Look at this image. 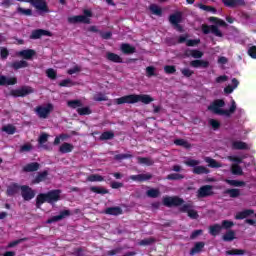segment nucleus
<instances>
[{"label":"nucleus","instance_id":"f03ea898","mask_svg":"<svg viewBox=\"0 0 256 256\" xmlns=\"http://www.w3.org/2000/svg\"><path fill=\"white\" fill-rule=\"evenodd\" d=\"M61 189L50 190L47 193H40L36 197V209H41V205L49 203V205H55L58 201H61Z\"/></svg>","mask_w":256,"mask_h":256},{"label":"nucleus","instance_id":"c756f323","mask_svg":"<svg viewBox=\"0 0 256 256\" xmlns=\"http://www.w3.org/2000/svg\"><path fill=\"white\" fill-rule=\"evenodd\" d=\"M75 149V146L73 144L64 142L60 147H59V152L62 154L66 153H71Z\"/></svg>","mask_w":256,"mask_h":256},{"label":"nucleus","instance_id":"49530a36","mask_svg":"<svg viewBox=\"0 0 256 256\" xmlns=\"http://www.w3.org/2000/svg\"><path fill=\"white\" fill-rule=\"evenodd\" d=\"M174 144H176L178 147H184V149H191V144L185 139H176L174 140Z\"/></svg>","mask_w":256,"mask_h":256},{"label":"nucleus","instance_id":"f704fd0d","mask_svg":"<svg viewBox=\"0 0 256 256\" xmlns=\"http://www.w3.org/2000/svg\"><path fill=\"white\" fill-rule=\"evenodd\" d=\"M204 161L208 163V167H211V169H219L221 167V163L211 157H206Z\"/></svg>","mask_w":256,"mask_h":256},{"label":"nucleus","instance_id":"6e6d98bb","mask_svg":"<svg viewBox=\"0 0 256 256\" xmlns=\"http://www.w3.org/2000/svg\"><path fill=\"white\" fill-rule=\"evenodd\" d=\"M59 87H73L75 86V82H72L71 79H64L61 82H59Z\"/></svg>","mask_w":256,"mask_h":256},{"label":"nucleus","instance_id":"2eb2a0df","mask_svg":"<svg viewBox=\"0 0 256 256\" xmlns=\"http://www.w3.org/2000/svg\"><path fill=\"white\" fill-rule=\"evenodd\" d=\"M41 37H53V33L48 30L36 29L30 35V39H41Z\"/></svg>","mask_w":256,"mask_h":256},{"label":"nucleus","instance_id":"473e14b6","mask_svg":"<svg viewBox=\"0 0 256 256\" xmlns=\"http://www.w3.org/2000/svg\"><path fill=\"white\" fill-rule=\"evenodd\" d=\"M223 227H221L220 224H214L209 227V233L212 235V237H217L219 233H221Z\"/></svg>","mask_w":256,"mask_h":256},{"label":"nucleus","instance_id":"e433bc0d","mask_svg":"<svg viewBox=\"0 0 256 256\" xmlns=\"http://www.w3.org/2000/svg\"><path fill=\"white\" fill-rule=\"evenodd\" d=\"M149 10L153 15H157V17H161L163 15V9H161L157 4H151Z\"/></svg>","mask_w":256,"mask_h":256},{"label":"nucleus","instance_id":"2f4dec72","mask_svg":"<svg viewBox=\"0 0 256 256\" xmlns=\"http://www.w3.org/2000/svg\"><path fill=\"white\" fill-rule=\"evenodd\" d=\"M186 57H193L194 59H201L203 57V52L200 50L194 49V50H186L185 51Z\"/></svg>","mask_w":256,"mask_h":256},{"label":"nucleus","instance_id":"ddd939ff","mask_svg":"<svg viewBox=\"0 0 256 256\" xmlns=\"http://www.w3.org/2000/svg\"><path fill=\"white\" fill-rule=\"evenodd\" d=\"M191 204H184L180 207V213H187L190 219H199V212L192 209Z\"/></svg>","mask_w":256,"mask_h":256},{"label":"nucleus","instance_id":"774afa93","mask_svg":"<svg viewBox=\"0 0 256 256\" xmlns=\"http://www.w3.org/2000/svg\"><path fill=\"white\" fill-rule=\"evenodd\" d=\"M248 55L249 57H251L252 59H256V46H251L248 49Z\"/></svg>","mask_w":256,"mask_h":256},{"label":"nucleus","instance_id":"ea45409f","mask_svg":"<svg viewBox=\"0 0 256 256\" xmlns=\"http://www.w3.org/2000/svg\"><path fill=\"white\" fill-rule=\"evenodd\" d=\"M225 183H227L231 187H245V185H246L245 181H241V180H229V179H226Z\"/></svg>","mask_w":256,"mask_h":256},{"label":"nucleus","instance_id":"bf43d9fd","mask_svg":"<svg viewBox=\"0 0 256 256\" xmlns=\"http://www.w3.org/2000/svg\"><path fill=\"white\" fill-rule=\"evenodd\" d=\"M24 241H27V238H20L18 240H14V241L8 243L7 248L12 249V247H17V245H19L20 243H23Z\"/></svg>","mask_w":256,"mask_h":256},{"label":"nucleus","instance_id":"a18cd8bd","mask_svg":"<svg viewBox=\"0 0 256 256\" xmlns=\"http://www.w3.org/2000/svg\"><path fill=\"white\" fill-rule=\"evenodd\" d=\"M67 106L70 109H79V107H83V102L81 100H70L67 102Z\"/></svg>","mask_w":256,"mask_h":256},{"label":"nucleus","instance_id":"a878e982","mask_svg":"<svg viewBox=\"0 0 256 256\" xmlns=\"http://www.w3.org/2000/svg\"><path fill=\"white\" fill-rule=\"evenodd\" d=\"M106 59L108 61H111L112 63H123V58H121V56H119V54H116L113 52H107Z\"/></svg>","mask_w":256,"mask_h":256},{"label":"nucleus","instance_id":"de8ad7c7","mask_svg":"<svg viewBox=\"0 0 256 256\" xmlns=\"http://www.w3.org/2000/svg\"><path fill=\"white\" fill-rule=\"evenodd\" d=\"M115 133L111 131H105L100 135L101 141H109L111 139H114Z\"/></svg>","mask_w":256,"mask_h":256},{"label":"nucleus","instance_id":"c85d7f7f","mask_svg":"<svg viewBox=\"0 0 256 256\" xmlns=\"http://www.w3.org/2000/svg\"><path fill=\"white\" fill-rule=\"evenodd\" d=\"M192 173H194V175H209L211 170L205 166H195L192 170Z\"/></svg>","mask_w":256,"mask_h":256},{"label":"nucleus","instance_id":"4d7b16f0","mask_svg":"<svg viewBox=\"0 0 256 256\" xmlns=\"http://www.w3.org/2000/svg\"><path fill=\"white\" fill-rule=\"evenodd\" d=\"M77 113L78 115H91L93 111H91V108L89 107H82V108H77Z\"/></svg>","mask_w":256,"mask_h":256},{"label":"nucleus","instance_id":"412c9836","mask_svg":"<svg viewBox=\"0 0 256 256\" xmlns=\"http://www.w3.org/2000/svg\"><path fill=\"white\" fill-rule=\"evenodd\" d=\"M21 189V185L18 183H12L7 187L6 195L8 197H13V195H17L19 193V190Z\"/></svg>","mask_w":256,"mask_h":256},{"label":"nucleus","instance_id":"bb28decb","mask_svg":"<svg viewBox=\"0 0 256 256\" xmlns=\"http://www.w3.org/2000/svg\"><path fill=\"white\" fill-rule=\"evenodd\" d=\"M205 249V242H196L194 247L190 250V255H197Z\"/></svg>","mask_w":256,"mask_h":256},{"label":"nucleus","instance_id":"9d476101","mask_svg":"<svg viewBox=\"0 0 256 256\" xmlns=\"http://www.w3.org/2000/svg\"><path fill=\"white\" fill-rule=\"evenodd\" d=\"M213 195H215V192H213L212 185L201 186L197 191L198 199H205V197H211Z\"/></svg>","mask_w":256,"mask_h":256},{"label":"nucleus","instance_id":"6ab92c4d","mask_svg":"<svg viewBox=\"0 0 256 256\" xmlns=\"http://www.w3.org/2000/svg\"><path fill=\"white\" fill-rule=\"evenodd\" d=\"M131 181H136L137 183H143L144 181H149L153 179L152 174H138V175H131L129 177Z\"/></svg>","mask_w":256,"mask_h":256},{"label":"nucleus","instance_id":"4be33fe9","mask_svg":"<svg viewBox=\"0 0 256 256\" xmlns=\"http://www.w3.org/2000/svg\"><path fill=\"white\" fill-rule=\"evenodd\" d=\"M5 85H17V78L16 77L7 78V76L0 75V86L5 87Z\"/></svg>","mask_w":256,"mask_h":256},{"label":"nucleus","instance_id":"4468645a","mask_svg":"<svg viewBox=\"0 0 256 256\" xmlns=\"http://www.w3.org/2000/svg\"><path fill=\"white\" fill-rule=\"evenodd\" d=\"M71 215V210H62L60 211L59 215L52 216L50 219L46 221L48 225H51V223H57L58 221H63L65 217H70Z\"/></svg>","mask_w":256,"mask_h":256},{"label":"nucleus","instance_id":"393cba45","mask_svg":"<svg viewBox=\"0 0 256 256\" xmlns=\"http://www.w3.org/2000/svg\"><path fill=\"white\" fill-rule=\"evenodd\" d=\"M104 213L106 215H114L117 217L118 215H123V209L119 206L108 207L105 209Z\"/></svg>","mask_w":256,"mask_h":256},{"label":"nucleus","instance_id":"09e8293b","mask_svg":"<svg viewBox=\"0 0 256 256\" xmlns=\"http://www.w3.org/2000/svg\"><path fill=\"white\" fill-rule=\"evenodd\" d=\"M223 241L229 242L235 239V231L229 230L222 236Z\"/></svg>","mask_w":256,"mask_h":256},{"label":"nucleus","instance_id":"6e6552de","mask_svg":"<svg viewBox=\"0 0 256 256\" xmlns=\"http://www.w3.org/2000/svg\"><path fill=\"white\" fill-rule=\"evenodd\" d=\"M181 21H183V14L181 12H176L169 16V23L177 29L180 33H183V26H181Z\"/></svg>","mask_w":256,"mask_h":256},{"label":"nucleus","instance_id":"8fccbe9b","mask_svg":"<svg viewBox=\"0 0 256 256\" xmlns=\"http://www.w3.org/2000/svg\"><path fill=\"white\" fill-rule=\"evenodd\" d=\"M231 173L232 175H243V168L239 164H232Z\"/></svg>","mask_w":256,"mask_h":256},{"label":"nucleus","instance_id":"7ed1b4c3","mask_svg":"<svg viewBox=\"0 0 256 256\" xmlns=\"http://www.w3.org/2000/svg\"><path fill=\"white\" fill-rule=\"evenodd\" d=\"M208 20L210 23H214V25L202 24V33L204 35H209V33H212V35H215V37H223V32L219 30V27H227V22L215 16L210 17Z\"/></svg>","mask_w":256,"mask_h":256},{"label":"nucleus","instance_id":"cd10ccee","mask_svg":"<svg viewBox=\"0 0 256 256\" xmlns=\"http://www.w3.org/2000/svg\"><path fill=\"white\" fill-rule=\"evenodd\" d=\"M121 51L124 55H133L137 50L134 46H131V44L124 43L121 45Z\"/></svg>","mask_w":256,"mask_h":256},{"label":"nucleus","instance_id":"a19ab883","mask_svg":"<svg viewBox=\"0 0 256 256\" xmlns=\"http://www.w3.org/2000/svg\"><path fill=\"white\" fill-rule=\"evenodd\" d=\"M16 13H18V15H24L25 17H31L33 15V10L31 9H25L23 7H18L16 9Z\"/></svg>","mask_w":256,"mask_h":256},{"label":"nucleus","instance_id":"39448f33","mask_svg":"<svg viewBox=\"0 0 256 256\" xmlns=\"http://www.w3.org/2000/svg\"><path fill=\"white\" fill-rule=\"evenodd\" d=\"M83 13L84 15L68 17V23H71V24L84 23L86 25H89V23H91V19H89V17H93V12H91V10L85 9Z\"/></svg>","mask_w":256,"mask_h":256},{"label":"nucleus","instance_id":"dca6fc26","mask_svg":"<svg viewBox=\"0 0 256 256\" xmlns=\"http://www.w3.org/2000/svg\"><path fill=\"white\" fill-rule=\"evenodd\" d=\"M225 7L235 9V7H245V0H222Z\"/></svg>","mask_w":256,"mask_h":256},{"label":"nucleus","instance_id":"864d4df0","mask_svg":"<svg viewBox=\"0 0 256 256\" xmlns=\"http://www.w3.org/2000/svg\"><path fill=\"white\" fill-rule=\"evenodd\" d=\"M164 72L166 75H173L177 72V68L174 65H166L164 66Z\"/></svg>","mask_w":256,"mask_h":256},{"label":"nucleus","instance_id":"aec40b11","mask_svg":"<svg viewBox=\"0 0 256 256\" xmlns=\"http://www.w3.org/2000/svg\"><path fill=\"white\" fill-rule=\"evenodd\" d=\"M37 54V52H35V50L33 49H26V50H21L17 53V55L19 57H23L24 59L31 61V59H33V57H35V55Z\"/></svg>","mask_w":256,"mask_h":256},{"label":"nucleus","instance_id":"69168bd1","mask_svg":"<svg viewBox=\"0 0 256 256\" xmlns=\"http://www.w3.org/2000/svg\"><path fill=\"white\" fill-rule=\"evenodd\" d=\"M29 151H33V145L27 143L20 147V153H29Z\"/></svg>","mask_w":256,"mask_h":256},{"label":"nucleus","instance_id":"37998d69","mask_svg":"<svg viewBox=\"0 0 256 256\" xmlns=\"http://www.w3.org/2000/svg\"><path fill=\"white\" fill-rule=\"evenodd\" d=\"M87 181L90 183L105 181V178L99 174H91L87 177Z\"/></svg>","mask_w":256,"mask_h":256},{"label":"nucleus","instance_id":"7c9ffc66","mask_svg":"<svg viewBox=\"0 0 256 256\" xmlns=\"http://www.w3.org/2000/svg\"><path fill=\"white\" fill-rule=\"evenodd\" d=\"M253 213H255L254 210L246 209L241 212H238L235 216V219L237 220L247 219V217H250V215H253Z\"/></svg>","mask_w":256,"mask_h":256},{"label":"nucleus","instance_id":"72a5a7b5","mask_svg":"<svg viewBox=\"0 0 256 256\" xmlns=\"http://www.w3.org/2000/svg\"><path fill=\"white\" fill-rule=\"evenodd\" d=\"M233 149H237L239 151H246L247 149H249V146L247 145V143L243 142V141H235L232 144Z\"/></svg>","mask_w":256,"mask_h":256},{"label":"nucleus","instance_id":"0eeeda50","mask_svg":"<svg viewBox=\"0 0 256 256\" xmlns=\"http://www.w3.org/2000/svg\"><path fill=\"white\" fill-rule=\"evenodd\" d=\"M53 109V104L48 103L46 106H37L34 111L39 119H47L49 115H51Z\"/></svg>","mask_w":256,"mask_h":256},{"label":"nucleus","instance_id":"e2e57ef3","mask_svg":"<svg viewBox=\"0 0 256 256\" xmlns=\"http://www.w3.org/2000/svg\"><path fill=\"white\" fill-rule=\"evenodd\" d=\"M234 225L235 223H233V221L231 220H223L220 227H222V229H231V227H233Z\"/></svg>","mask_w":256,"mask_h":256},{"label":"nucleus","instance_id":"3c124183","mask_svg":"<svg viewBox=\"0 0 256 256\" xmlns=\"http://www.w3.org/2000/svg\"><path fill=\"white\" fill-rule=\"evenodd\" d=\"M46 76L48 77V79L55 81V79H57V71L53 68H48L46 70Z\"/></svg>","mask_w":256,"mask_h":256},{"label":"nucleus","instance_id":"f257e3e1","mask_svg":"<svg viewBox=\"0 0 256 256\" xmlns=\"http://www.w3.org/2000/svg\"><path fill=\"white\" fill-rule=\"evenodd\" d=\"M155 99L149 94H129L115 99L116 105H135V103H143L144 105H149L153 103Z\"/></svg>","mask_w":256,"mask_h":256},{"label":"nucleus","instance_id":"c9c22d12","mask_svg":"<svg viewBox=\"0 0 256 256\" xmlns=\"http://www.w3.org/2000/svg\"><path fill=\"white\" fill-rule=\"evenodd\" d=\"M225 195H229L232 199H237L239 195H241V191L237 188H232V189H226L224 191Z\"/></svg>","mask_w":256,"mask_h":256},{"label":"nucleus","instance_id":"b1692460","mask_svg":"<svg viewBox=\"0 0 256 256\" xmlns=\"http://www.w3.org/2000/svg\"><path fill=\"white\" fill-rule=\"evenodd\" d=\"M40 167L41 164H39L38 162H31L23 167V171L24 173H34V171H39Z\"/></svg>","mask_w":256,"mask_h":256},{"label":"nucleus","instance_id":"423d86ee","mask_svg":"<svg viewBox=\"0 0 256 256\" xmlns=\"http://www.w3.org/2000/svg\"><path fill=\"white\" fill-rule=\"evenodd\" d=\"M35 93V89L31 86H22L18 89H13L10 91L11 97H27V95H31Z\"/></svg>","mask_w":256,"mask_h":256},{"label":"nucleus","instance_id":"680f3d73","mask_svg":"<svg viewBox=\"0 0 256 256\" xmlns=\"http://www.w3.org/2000/svg\"><path fill=\"white\" fill-rule=\"evenodd\" d=\"M137 159L140 165H153V161L147 157H138Z\"/></svg>","mask_w":256,"mask_h":256},{"label":"nucleus","instance_id":"0e129e2a","mask_svg":"<svg viewBox=\"0 0 256 256\" xmlns=\"http://www.w3.org/2000/svg\"><path fill=\"white\" fill-rule=\"evenodd\" d=\"M184 163L187 165V167H194V168L201 164L199 160H195V159H189Z\"/></svg>","mask_w":256,"mask_h":256},{"label":"nucleus","instance_id":"052dcab7","mask_svg":"<svg viewBox=\"0 0 256 256\" xmlns=\"http://www.w3.org/2000/svg\"><path fill=\"white\" fill-rule=\"evenodd\" d=\"M153 243H155V238L153 237H150V238H146V239H143L139 242V245L141 246H147V245H153Z\"/></svg>","mask_w":256,"mask_h":256},{"label":"nucleus","instance_id":"9b49d317","mask_svg":"<svg viewBox=\"0 0 256 256\" xmlns=\"http://www.w3.org/2000/svg\"><path fill=\"white\" fill-rule=\"evenodd\" d=\"M20 191H21V197L25 200V201H31V199H35V190H33V188L27 186V185H22L20 187Z\"/></svg>","mask_w":256,"mask_h":256},{"label":"nucleus","instance_id":"13d9d810","mask_svg":"<svg viewBox=\"0 0 256 256\" xmlns=\"http://www.w3.org/2000/svg\"><path fill=\"white\" fill-rule=\"evenodd\" d=\"M115 161H123L125 159H133L131 154H116L114 156Z\"/></svg>","mask_w":256,"mask_h":256},{"label":"nucleus","instance_id":"5701e85b","mask_svg":"<svg viewBox=\"0 0 256 256\" xmlns=\"http://www.w3.org/2000/svg\"><path fill=\"white\" fill-rule=\"evenodd\" d=\"M9 67L15 71H19V69H25L26 67H29V62L25 60L15 61L10 63Z\"/></svg>","mask_w":256,"mask_h":256},{"label":"nucleus","instance_id":"a211bd4d","mask_svg":"<svg viewBox=\"0 0 256 256\" xmlns=\"http://www.w3.org/2000/svg\"><path fill=\"white\" fill-rule=\"evenodd\" d=\"M47 177H49V171L44 170L42 172H38L32 180V185H39V183H43V181H46Z\"/></svg>","mask_w":256,"mask_h":256},{"label":"nucleus","instance_id":"5fc2aeb1","mask_svg":"<svg viewBox=\"0 0 256 256\" xmlns=\"http://www.w3.org/2000/svg\"><path fill=\"white\" fill-rule=\"evenodd\" d=\"M199 8L202 9V11H207L208 13H217V9L213 6L199 4Z\"/></svg>","mask_w":256,"mask_h":256},{"label":"nucleus","instance_id":"338daca9","mask_svg":"<svg viewBox=\"0 0 256 256\" xmlns=\"http://www.w3.org/2000/svg\"><path fill=\"white\" fill-rule=\"evenodd\" d=\"M48 140H49V134L42 133L38 138V143L39 145H44V143H47Z\"/></svg>","mask_w":256,"mask_h":256},{"label":"nucleus","instance_id":"79ce46f5","mask_svg":"<svg viewBox=\"0 0 256 256\" xmlns=\"http://www.w3.org/2000/svg\"><path fill=\"white\" fill-rule=\"evenodd\" d=\"M168 181H181V179H185V175L179 173H171L166 176Z\"/></svg>","mask_w":256,"mask_h":256},{"label":"nucleus","instance_id":"4c0bfd02","mask_svg":"<svg viewBox=\"0 0 256 256\" xmlns=\"http://www.w3.org/2000/svg\"><path fill=\"white\" fill-rule=\"evenodd\" d=\"M90 191L92 193H96L97 195H107L109 193V190L103 187H97V186H91Z\"/></svg>","mask_w":256,"mask_h":256},{"label":"nucleus","instance_id":"603ef678","mask_svg":"<svg viewBox=\"0 0 256 256\" xmlns=\"http://www.w3.org/2000/svg\"><path fill=\"white\" fill-rule=\"evenodd\" d=\"M246 253L247 251L243 249H232L226 251V255H245Z\"/></svg>","mask_w":256,"mask_h":256},{"label":"nucleus","instance_id":"20e7f679","mask_svg":"<svg viewBox=\"0 0 256 256\" xmlns=\"http://www.w3.org/2000/svg\"><path fill=\"white\" fill-rule=\"evenodd\" d=\"M222 107H225V100L217 99L214 100L210 106H208V110L213 111L215 115H224V117H231V115L237 111V103L235 100L231 101V106L228 110L222 109Z\"/></svg>","mask_w":256,"mask_h":256},{"label":"nucleus","instance_id":"1a4fd4ad","mask_svg":"<svg viewBox=\"0 0 256 256\" xmlns=\"http://www.w3.org/2000/svg\"><path fill=\"white\" fill-rule=\"evenodd\" d=\"M183 203H185V200L177 196H174V197L166 196L163 198L164 207H181Z\"/></svg>","mask_w":256,"mask_h":256},{"label":"nucleus","instance_id":"c03bdc74","mask_svg":"<svg viewBox=\"0 0 256 256\" xmlns=\"http://www.w3.org/2000/svg\"><path fill=\"white\" fill-rule=\"evenodd\" d=\"M2 131H4V133H7V135H15V133L17 132V128L12 124H8L2 127Z\"/></svg>","mask_w":256,"mask_h":256},{"label":"nucleus","instance_id":"f8f14e48","mask_svg":"<svg viewBox=\"0 0 256 256\" xmlns=\"http://www.w3.org/2000/svg\"><path fill=\"white\" fill-rule=\"evenodd\" d=\"M32 7H35L37 11H41V13H50L49 6L47 5V0H32L30 1Z\"/></svg>","mask_w":256,"mask_h":256},{"label":"nucleus","instance_id":"f3484780","mask_svg":"<svg viewBox=\"0 0 256 256\" xmlns=\"http://www.w3.org/2000/svg\"><path fill=\"white\" fill-rule=\"evenodd\" d=\"M190 67H194V69H208L209 61L201 59L192 60L190 62Z\"/></svg>","mask_w":256,"mask_h":256},{"label":"nucleus","instance_id":"58836bf2","mask_svg":"<svg viewBox=\"0 0 256 256\" xmlns=\"http://www.w3.org/2000/svg\"><path fill=\"white\" fill-rule=\"evenodd\" d=\"M146 195L147 197H150V199H157V197L161 195V191H159L157 188H151L146 191Z\"/></svg>","mask_w":256,"mask_h":256}]
</instances>
